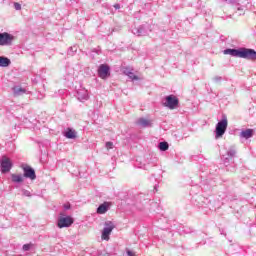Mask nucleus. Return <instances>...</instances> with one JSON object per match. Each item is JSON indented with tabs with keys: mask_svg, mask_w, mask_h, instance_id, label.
Returning a JSON list of instances; mask_svg holds the SVG:
<instances>
[{
	"mask_svg": "<svg viewBox=\"0 0 256 256\" xmlns=\"http://www.w3.org/2000/svg\"><path fill=\"white\" fill-rule=\"evenodd\" d=\"M12 183H23V175L11 174Z\"/></svg>",
	"mask_w": 256,
	"mask_h": 256,
	"instance_id": "19",
	"label": "nucleus"
},
{
	"mask_svg": "<svg viewBox=\"0 0 256 256\" xmlns=\"http://www.w3.org/2000/svg\"><path fill=\"white\" fill-rule=\"evenodd\" d=\"M14 40H15V36H13L7 32L0 33V45L2 47H5L7 45H12Z\"/></svg>",
	"mask_w": 256,
	"mask_h": 256,
	"instance_id": "9",
	"label": "nucleus"
},
{
	"mask_svg": "<svg viewBox=\"0 0 256 256\" xmlns=\"http://www.w3.org/2000/svg\"><path fill=\"white\" fill-rule=\"evenodd\" d=\"M64 137H66V139H76L77 132L72 128H67V130L64 132Z\"/></svg>",
	"mask_w": 256,
	"mask_h": 256,
	"instance_id": "15",
	"label": "nucleus"
},
{
	"mask_svg": "<svg viewBox=\"0 0 256 256\" xmlns=\"http://www.w3.org/2000/svg\"><path fill=\"white\" fill-rule=\"evenodd\" d=\"M223 54L230 55L231 57H237L239 59H247V61H256V51L251 48H227L223 51Z\"/></svg>",
	"mask_w": 256,
	"mask_h": 256,
	"instance_id": "1",
	"label": "nucleus"
},
{
	"mask_svg": "<svg viewBox=\"0 0 256 256\" xmlns=\"http://www.w3.org/2000/svg\"><path fill=\"white\" fill-rule=\"evenodd\" d=\"M114 9H121V5L120 4H114Z\"/></svg>",
	"mask_w": 256,
	"mask_h": 256,
	"instance_id": "32",
	"label": "nucleus"
},
{
	"mask_svg": "<svg viewBox=\"0 0 256 256\" xmlns=\"http://www.w3.org/2000/svg\"><path fill=\"white\" fill-rule=\"evenodd\" d=\"M158 147H159L160 151H167L169 149V143L160 142Z\"/></svg>",
	"mask_w": 256,
	"mask_h": 256,
	"instance_id": "20",
	"label": "nucleus"
},
{
	"mask_svg": "<svg viewBox=\"0 0 256 256\" xmlns=\"http://www.w3.org/2000/svg\"><path fill=\"white\" fill-rule=\"evenodd\" d=\"M13 93H14L15 97H19L21 95H25V93H27V90L25 88L20 87V86H14L13 87Z\"/></svg>",
	"mask_w": 256,
	"mask_h": 256,
	"instance_id": "16",
	"label": "nucleus"
},
{
	"mask_svg": "<svg viewBox=\"0 0 256 256\" xmlns=\"http://www.w3.org/2000/svg\"><path fill=\"white\" fill-rule=\"evenodd\" d=\"M22 194L24 195V197H31V192L29 190H22Z\"/></svg>",
	"mask_w": 256,
	"mask_h": 256,
	"instance_id": "26",
	"label": "nucleus"
},
{
	"mask_svg": "<svg viewBox=\"0 0 256 256\" xmlns=\"http://www.w3.org/2000/svg\"><path fill=\"white\" fill-rule=\"evenodd\" d=\"M255 135V131L253 129H245L242 130L239 134L240 139H251Z\"/></svg>",
	"mask_w": 256,
	"mask_h": 256,
	"instance_id": "12",
	"label": "nucleus"
},
{
	"mask_svg": "<svg viewBox=\"0 0 256 256\" xmlns=\"http://www.w3.org/2000/svg\"><path fill=\"white\" fill-rule=\"evenodd\" d=\"M129 79H131L132 81H139V76L135 75V73L130 72L129 74Z\"/></svg>",
	"mask_w": 256,
	"mask_h": 256,
	"instance_id": "23",
	"label": "nucleus"
},
{
	"mask_svg": "<svg viewBox=\"0 0 256 256\" xmlns=\"http://www.w3.org/2000/svg\"><path fill=\"white\" fill-rule=\"evenodd\" d=\"M136 124L139 125L140 127H151V121L145 119V118H140L136 121Z\"/></svg>",
	"mask_w": 256,
	"mask_h": 256,
	"instance_id": "17",
	"label": "nucleus"
},
{
	"mask_svg": "<svg viewBox=\"0 0 256 256\" xmlns=\"http://www.w3.org/2000/svg\"><path fill=\"white\" fill-rule=\"evenodd\" d=\"M78 101H87L89 99V92L86 89H80L77 91Z\"/></svg>",
	"mask_w": 256,
	"mask_h": 256,
	"instance_id": "13",
	"label": "nucleus"
},
{
	"mask_svg": "<svg viewBox=\"0 0 256 256\" xmlns=\"http://www.w3.org/2000/svg\"><path fill=\"white\" fill-rule=\"evenodd\" d=\"M113 229H115V224L111 221H107L104 224V229L102 231V239L104 241H109V235L113 233Z\"/></svg>",
	"mask_w": 256,
	"mask_h": 256,
	"instance_id": "7",
	"label": "nucleus"
},
{
	"mask_svg": "<svg viewBox=\"0 0 256 256\" xmlns=\"http://www.w3.org/2000/svg\"><path fill=\"white\" fill-rule=\"evenodd\" d=\"M64 209H65V211H69V209H71V205L65 204Z\"/></svg>",
	"mask_w": 256,
	"mask_h": 256,
	"instance_id": "31",
	"label": "nucleus"
},
{
	"mask_svg": "<svg viewBox=\"0 0 256 256\" xmlns=\"http://www.w3.org/2000/svg\"><path fill=\"white\" fill-rule=\"evenodd\" d=\"M13 169V162L7 156H3L0 160V171L1 173H9Z\"/></svg>",
	"mask_w": 256,
	"mask_h": 256,
	"instance_id": "6",
	"label": "nucleus"
},
{
	"mask_svg": "<svg viewBox=\"0 0 256 256\" xmlns=\"http://www.w3.org/2000/svg\"><path fill=\"white\" fill-rule=\"evenodd\" d=\"M226 3H229L230 5H237L239 3V0H225Z\"/></svg>",
	"mask_w": 256,
	"mask_h": 256,
	"instance_id": "27",
	"label": "nucleus"
},
{
	"mask_svg": "<svg viewBox=\"0 0 256 256\" xmlns=\"http://www.w3.org/2000/svg\"><path fill=\"white\" fill-rule=\"evenodd\" d=\"M228 125H229V122L227 120V116L223 114L222 119L216 124V128L214 131L215 139H221V137L225 135Z\"/></svg>",
	"mask_w": 256,
	"mask_h": 256,
	"instance_id": "2",
	"label": "nucleus"
},
{
	"mask_svg": "<svg viewBox=\"0 0 256 256\" xmlns=\"http://www.w3.org/2000/svg\"><path fill=\"white\" fill-rule=\"evenodd\" d=\"M77 53V46H72L68 49V55H75Z\"/></svg>",
	"mask_w": 256,
	"mask_h": 256,
	"instance_id": "21",
	"label": "nucleus"
},
{
	"mask_svg": "<svg viewBox=\"0 0 256 256\" xmlns=\"http://www.w3.org/2000/svg\"><path fill=\"white\" fill-rule=\"evenodd\" d=\"M32 247V244H24L22 249L23 251H30Z\"/></svg>",
	"mask_w": 256,
	"mask_h": 256,
	"instance_id": "24",
	"label": "nucleus"
},
{
	"mask_svg": "<svg viewBox=\"0 0 256 256\" xmlns=\"http://www.w3.org/2000/svg\"><path fill=\"white\" fill-rule=\"evenodd\" d=\"M214 83H221L223 81V78L221 76H215L213 78Z\"/></svg>",
	"mask_w": 256,
	"mask_h": 256,
	"instance_id": "25",
	"label": "nucleus"
},
{
	"mask_svg": "<svg viewBox=\"0 0 256 256\" xmlns=\"http://www.w3.org/2000/svg\"><path fill=\"white\" fill-rule=\"evenodd\" d=\"M163 106L168 109H177L179 107V98L175 95H168L165 97V102H163Z\"/></svg>",
	"mask_w": 256,
	"mask_h": 256,
	"instance_id": "4",
	"label": "nucleus"
},
{
	"mask_svg": "<svg viewBox=\"0 0 256 256\" xmlns=\"http://www.w3.org/2000/svg\"><path fill=\"white\" fill-rule=\"evenodd\" d=\"M22 169L24 171L23 177L26 179H31V181H35V179H37L35 169H33L31 166H23Z\"/></svg>",
	"mask_w": 256,
	"mask_h": 256,
	"instance_id": "11",
	"label": "nucleus"
},
{
	"mask_svg": "<svg viewBox=\"0 0 256 256\" xmlns=\"http://www.w3.org/2000/svg\"><path fill=\"white\" fill-rule=\"evenodd\" d=\"M73 223L74 220L71 216H65V214L61 212L57 220V227H59V229L71 227Z\"/></svg>",
	"mask_w": 256,
	"mask_h": 256,
	"instance_id": "3",
	"label": "nucleus"
},
{
	"mask_svg": "<svg viewBox=\"0 0 256 256\" xmlns=\"http://www.w3.org/2000/svg\"><path fill=\"white\" fill-rule=\"evenodd\" d=\"M9 65H11V59L0 56V67H9Z\"/></svg>",
	"mask_w": 256,
	"mask_h": 256,
	"instance_id": "18",
	"label": "nucleus"
},
{
	"mask_svg": "<svg viewBox=\"0 0 256 256\" xmlns=\"http://www.w3.org/2000/svg\"><path fill=\"white\" fill-rule=\"evenodd\" d=\"M107 211H109V203L104 202L98 206L96 213H98V215H105Z\"/></svg>",
	"mask_w": 256,
	"mask_h": 256,
	"instance_id": "14",
	"label": "nucleus"
},
{
	"mask_svg": "<svg viewBox=\"0 0 256 256\" xmlns=\"http://www.w3.org/2000/svg\"><path fill=\"white\" fill-rule=\"evenodd\" d=\"M106 149H113V142H106Z\"/></svg>",
	"mask_w": 256,
	"mask_h": 256,
	"instance_id": "29",
	"label": "nucleus"
},
{
	"mask_svg": "<svg viewBox=\"0 0 256 256\" xmlns=\"http://www.w3.org/2000/svg\"><path fill=\"white\" fill-rule=\"evenodd\" d=\"M133 72V69H131L130 67H125L123 69V73L124 75H126L127 77Z\"/></svg>",
	"mask_w": 256,
	"mask_h": 256,
	"instance_id": "22",
	"label": "nucleus"
},
{
	"mask_svg": "<svg viewBox=\"0 0 256 256\" xmlns=\"http://www.w3.org/2000/svg\"><path fill=\"white\" fill-rule=\"evenodd\" d=\"M235 157H237V148L235 146H230L226 152V155L222 156V160L225 165H227V163H231Z\"/></svg>",
	"mask_w": 256,
	"mask_h": 256,
	"instance_id": "5",
	"label": "nucleus"
},
{
	"mask_svg": "<svg viewBox=\"0 0 256 256\" xmlns=\"http://www.w3.org/2000/svg\"><path fill=\"white\" fill-rule=\"evenodd\" d=\"M127 255L128 256H135V252H133L131 250H127Z\"/></svg>",
	"mask_w": 256,
	"mask_h": 256,
	"instance_id": "30",
	"label": "nucleus"
},
{
	"mask_svg": "<svg viewBox=\"0 0 256 256\" xmlns=\"http://www.w3.org/2000/svg\"><path fill=\"white\" fill-rule=\"evenodd\" d=\"M111 75V68L107 64H101L98 68V76L100 79H107Z\"/></svg>",
	"mask_w": 256,
	"mask_h": 256,
	"instance_id": "10",
	"label": "nucleus"
},
{
	"mask_svg": "<svg viewBox=\"0 0 256 256\" xmlns=\"http://www.w3.org/2000/svg\"><path fill=\"white\" fill-rule=\"evenodd\" d=\"M14 9H15L16 11H21V4H19V2H15V3H14Z\"/></svg>",
	"mask_w": 256,
	"mask_h": 256,
	"instance_id": "28",
	"label": "nucleus"
},
{
	"mask_svg": "<svg viewBox=\"0 0 256 256\" xmlns=\"http://www.w3.org/2000/svg\"><path fill=\"white\" fill-rule=\"evenodd\" d=\"M149 31H151V29L149 28V24H146V25H141L137 28H134L132 30V33L137 37H145V35H149Z\"/></svg>",
	"mask_w": 256,
	"mask_h": 256,
	"instance_id": "8",
	"label": "nucleus"
}]
</instances>
